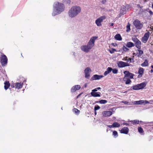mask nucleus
I'll return each instance as SVG.
<instances>
[{
  "label": "nucleus",
  "mask_w": 153,
  "mask_h": 153,
  "mask_svg": "<svg viewBox=\"0 0 153 153\" xmlns=\"http://www.w3.org/2000/svg\"><path fill=\"white\" fill-rule=\"evenodd\" d=\"M15 86L16 88L19 89L22 87V85L21 83L17 82L15 83Z\"/></svg>",
  "instance_id": "nucleus-23"
},
{
  "label": "nucleus",
  "mask_w": 153,
  "mask_h": 153,
  "mask_svg": "<svg viewBox=\"0 0 153 153\" xmlns=\"http://www.w3.org/2000/svg\"><path fill=\"white\" fill-rule=\"evenodd\" d=\"M114 37H115V39L117 40L120 41L122 40V38L121 36L119 34H117Z\"/></svg>",
  "instance_id": "nucleus-26"
},
{
  "label": "nucleus",
  "mask_w": 153,
  "mask_h": 153,
  "mask_svg": "<svg viewBox=\"0 0 153 153\" xmlns=\"http://www.w3.org/2000/svg\"><path fill=\"white\" fill-rule=\"evenodd\" d=\"M134 56H133V57H132V60H133V59H134Z\"/></svg>",
  "instance_id": "nucleus-58"
},
{
  "label": "nucleus",
  "mask_w": 153,
  "mask_h": 153,
  "mask_svg": "<svg viewBox=\"0 0 153 153\" xmlns=\"http://www.w3.org/2000/svg\"><path fill=\"white\" fill-rule=\"evenodd\" d=\"M122 102L124 103H125V104H128V102L127 101H123Z\"/></svg>",
  "instance_id": "nucleus-47"
},
{
  "label": "nucleus",
  "mask_w": 153,
  "mask_h": 153,
  "mask_svg": "<svg viewBox=\"0 0 153 153\" xmlns=\"http://www.w3.org/2000/svg\"><path fill=\"white\" fill-rule=\"evenodd\" d=\"M117 64L118 66L120 68H123L129 66V65L128 63L122 61L119 62Z\"/></svg>",
  "instance_id": "nucleus-9"
},
{
  "label": "nucleus",
  "mask_w": 153,
  "mask_h": 153,
  "mask_svg": "<svg viewBox=\"0 0 153 153\" xmlns=\"http://www.w3.org/2000/svg\"><path fill=\"white\" fill-rule=\"evenodd\" d=\"M133 24L138 29H141L143 26L142 23L138 20H135L133 22Z\"/></svg>",
  "instance_id": "nucleus-5"
},
{
  "label": "nucleus",
  "mask_w": 153,
  "mask_h": 153,
  "mask_svg": "<svg viewBox=\"0 0 153 153\" xmlns=\"http://www.w3.org/2000/svg\"><path fill=\"white\" fill-rule=\"evenodd\" d=\"M112 114V112L111 111H105L102 113L103 117H108L111 116Z\"/></svg>",
  "instance_id": "nucleus-10"
},
{
  "label": "nucleus",
  "mask_w": 153,
  "mask_h": 153,
  "mask_svg": "<svg viewBox=\"0 0 153 153\" xmlns=\"http://www.w3.org/2000/svg\"><path fill=\"white\" fill-rule=\"evenodd\" d=\"M87 86V84H85V87H86Z\"/></svg>",
  "instance_id": "nucleus-54"
},
{
  "label": "nucleus",
  "mask_w": 153,
  "mask_h": 153,
  "mask_svg": "<svg viewBox=\"0 0 153 153\" xmlns=\"http://www.w3.org/2000/svg\"><path fill=\"white\" fill-rule=\"evenodd\" d=\"M112 71L113 73L114 74H117L118 72V70L116 69H112Z\"/></svg>",
  "instance_id": "nucleus-36"
},
{
  "label": "nucleus",
  "mask_w": 153,
  "mask_h": 153,
  "mask_svg": "<svg viewBox=\"0 0 153 153\" xmlns=\"http://www.w3.org/2000/svg\"><path fill=\"white\" fill-rule=\"evenodd\" d=\"M73 111L77 114H78L80 113V111L76 108H74L73 110Z\"/></svg>",
  "instance_id": "nucleus-30"
},
{
  "label": "nucleus",
  "mask_w": 153,
  "mask_h": 153,
  "mask_svg": "<svg viewBox=\"0 0 153 153\" xmlns=\"http://www.w3.org/2000/svg\"><path fill=\"white\" fill-rule=\"evenodd\" d=\"M100 108V107L98 105H97V106H95V107H94V110H95V111H96L97 110H98Z\"/></svg>",
  "instance_id": "nucleus-41"
},
{
  "label": "nucleus",
  "mask_w": 153,
  "mask_h": 153,
  "mask_svg": "<svg viewBox=\"0 0 153 153\" xmlns=\"http://www.w3.org/2000/svg\"><path fill=\"white\" fill-rule=\"evenodd\" d=\"M100 89H101V88L100 87L97 88H95V89L92 90V91H97L98 90H99Z\"/></svg>",
  "instance_id": "nucleus-43"
},
{
  "label": "nucleus",
  "mask_w": 153,
  "mask_h": 153,
  "mask_svg": "<svg viewBox=\"0 0 153 153\" xmlns=\"http://www.w3.org/2000/svg\"><path fill=\"white\" fill-rule=\"evenodd\" d=\"M64 5L62 3L58 2H55L53 5V10L52 15L55 16L61 13L65 10Z\"/></svg>",
  "instance_id": "nucleus-2"
},
{
  "label": "nucleus",
  "mask_w": 153,
  "mask_h": 153,
  "mask_svg": "<svg viewBox=\"0 0 153 153\" xmlns=\"http://www.w3.org/2000/svg\"><path fill=\"white\" fill-rule=\"evenodd\" d=\"M131 122L132 123H133V124H138L139 123V121L137 120H134L131 121Z\"/></svg>",
  "instance_id": "nucleus-34"
},
{
  "label": "nucleus",
  "mask_w": 153,
  "mask_h": 153,
  "mask_svg": "<svg viewBox=\"0 0 153 153\" xmlns=\"http://www.w3.org/2000/svg\"><path fill=\"white\" fill-rule=\"evenodd\" d=\"M111 26H113L114 25V23H110L109 24Z\"/></svg>",
  "instance_id": "nucleus-52"
},
{
  "label": "nucleus",
  "mask_w": 153,
  "mask_h": 153,
  "mask_svg": "<svg viewBox=\"0 0 153 153\" xmlns=\"http://www.w3.org/2000/svg\"><path fill=\"white\" fill-rule=\"evenodd\" d=\"M133 54L134 55H136V54H135V53H133Z\"/></svg>",
  "instance_id": "nucleus-57"
},
{
  "label": "nucleus",
  "mask_w": 153,
  "mask_h": 153,
  "mask_svg": "<svg viewBox=\"0 0 153 153\" xmlns=\"http://www.w3.org/2000/svg\"><path fill=\"white\" fill-rule=\"evenodd\" d=\"M136 46L138 49H140L141 47V43L139 40L136 43Z\"/></svg>",
  "instance_id": "nucleus-25"
},
{
  "label": "nucleus",
  "mask_w": 153,
  "mask_h": 153,
  "mask_svg": "<svg viewBox=\"0 0 153 153\" xmlns=\"http://www.w3.org/2000/svg\"><path fill=\"white\" fill-rule=\"evenodd\" d=\"M138 51L139 52V54L137 55V56L138 57H141V55L143 53V51L140 50V49L138 50Z\"/></svg>",
  "instance_id": "nucleus-28"
},
{
  "label": "nucleus",
  "mask_w": 153,
  "mask_h": 153,
  "mask_svg": "<svg viewBox=\"0 0 153 153\" xmlns=\"http://www.w3.org/2000/svg\"><path fill=\"white\" fill-rule=\"evenodd\" d=\"M80 7L75 6L72 7L68 11V15L70 17L73 18L76 16L81 12Z\"/></svg>",
  "instance_id": "nucleus-3"
},
{
  "label": "nucleus",
  "mask_w": 153,
  "mask_h": 153,
  "mask_svg": "<svg viewBox=\"0 0 153 153\" xmlns=\"http://www.w3.org/2000/svg\"><path fill=\"white\" fill-rule=\"evenodd\" d=\"M132 40L134 42H135V43L137 42H138V41H139V40L137 39V38H136V37H134V38H132Z\"/></svg>",
  "instance_id": "nucleus-37"
},
{
  "label": "nucleus",
  "mask_w": 153,
  "mask_h": 153,
  "mask_svg": "<svg viewBox=\"0 0 153 153\" xmlns=\"http://www.w3.org/2000/svg\"><path fill=\"white\" fill-rule=\"evenodd\" d=\"M131 59H132L131 58H129L128 59H127V61L128 62H132Z\"/></svg>",
  "instance_id": "nucleus-45"
},
{
  "label": "nucleus",
  "mask_w": 153,
  "mask_h": 153,
  "mask_svg": "<svg viewBox=\"0 0 153 153\" xmlns=\"http://www.w3.org/2000/svg\"><path fill=\"white\" fill-rule=\"evenodd\" d=\"M112 70V68L110 67H108L107 70L104 73L105 76H106Z\"/></svg>",
  "instance_id": "nucleus-20"
},
{
  "label": "nucleus",
  "mask_w": 153,
  "mask_h": 153,
  "mask_svg": "<svg viewBox=\"0 0 153 153\" xmlns=\"http://www.w3.org/2000/svg\"><path fill=\"white\" fill-rule=\"evenodd\" d=\"M91 71V69L89 68L88 67L85 68L84 71L85 78L87 79L89 78Z\"/></svg>",
  "instance_id": "nucleus-8"
},
{
  "label": "nucleus",
  "mask_w": 153,
  "mask_h": 153,
  "mask_svg": "<svg viewBox=\"0 0 153 153\" xmlns=\"http://www.w3.org/2000/svg\"><path fill=\"white\" fill-rule=\"evenodd\" d=\"M7 57L4 55L1 56V63L3 66H5L7 64Z\"/></svg>",
  "instance_id": "nucleus-6"
},
{
  "label": "nucleus",
  "mask_w": 153,
  "mask_h": 153,
  "mask_svg": "<svg viewBox=\"0 0 153 153\" xmlns=\"http://www.w3.org/2000/svg\"><path fill=\"white\" fill-rule=\"evenodd\" d=\"M119 52H120V53H119L120 54H122L123 53V51L122 49H120L119 51Z\"/></svg>",
  "instance_id": "nucleus-44"
},
{
  "label": "nucleus",
  "mask_w": 153,
  "mask_h": 153,
  "mask_svg": "<svg viewBox=\"0 0 153 153\" xmlns=\"http://www.w3.org/2000/svg\"><path fill=\"white\" fill-rule=\"evenodd\" d=\"M149 36V32L145 33L144 36L142 38V42L144 43H146L147 41Z\"/></svg>",
  "instance_id": "nucleus-11"
},
{
  "label": "nucleus",
  "mask_w": 153,
  "mask_h": 153,
  "mask_svg": "<svg viewBox=\"0 0 153 153\" xmlns=\"http://www.w3.org/2000/svg\"><path fill=\"white\" fill-rule=\"evenodd\" d=\"M108 126L110 128L114 127V126H113V124L111 125H108Z\"/></svg>",
  "instance_id": "nucleus-48"
},
{
  "label": "nucleus",
  "mask_w": 153,
  "mask_h": 153,
  "mask_svg": "<svg viewBox=\"0 0 153 153\" xmlns=\"http://www.w3.org/2000/svg\"><path fill=\"white\" fill-rule=\"evenodd\" d=\"M149 13H150V14H151V15H152L153 14L151 10L149 11Z\"/></svg>",
  "instance_id": "nucleus-49"
},
{
  "label": "nucleus",
  "mask_w": 153,
  "mask_h": 153,
  "mask_svg": "<svg viewBox=\"0 0 153 153\" xmlns=\"http://www.w3.org/2000/svg\"><path fill=\"white\" fill-rule=\"evenodd\" d=\"M133 103L134 105H142L143 104L149 103V102L146 100H140L137 101H134L133 102Z\"/></svg>",
  "instance_id": "nucleus-7"
},
{
  "label": "nucleus",
  "mask_w": 153,
  "mask_h": 153,
  "mask_svg": "<svg viewBox=\"0 0 153 153\" xmlns=\"http://www.w3.org/2000/svg\"><path fill=\"white\" fill-rule=\"evenodd\" d=\"M95 92L92 91V90L91 94L92 96L94 97H100V94L101 93L100 92Z\"/></svg>",
  "instance_id": "nucleus-15"
},
{
  "label": "nucleus",
  "mask_w": 153,
  "mask_h": 153,
  "mask_svg": "<svg viewBox=\"0 0 153 153\" xmlns=\"http://www.w3.org/2000/svg\"><path fill=\"white\" fill-rule=\"evenodd\" d=\"M100 103L101 104H105L107 102V101L105 100H101L99 101Z\"/></svg>",
  "instance_id": "nucleus-31"
},
{
  "label": "nucleus",
  "mask_w": 153,
  "mask_h": 153,
  "mask_svg": "<svg viewBox=\"0 0 153 153\" xmlns=\"http://www.w3.org/2000/svg\"><path fill=\"white\" fill-rule=\"evenodd\" d=\"M128 57L126 56L123 59V60H124V61H127V58Z\"/></svg>",
  "instance_id": "nucleus-46"
},
{
  "label": "nucleus",
  "mask_w": 153,
  "mask_h": 153,
  "mask_svg": "<svg viewBox=\"0 0 153 153\" xmlns=\"http://www.w3.org/2000/svg\"><path fill=\"white\" fill-rule=\"evenodd\" d=\"M4 88L5 90L7 89L10 85V84L9 82L6 81L4 83Z\"/></svg>",
  "instance_id": "nucleus-24"
},
{
  "label": "nucleus",
  "mask_w": 153,
  "mask_h": 153,
  "mask_svg": "<svg viewBox=\"0 0 153 153\" xmlns=\"http://www.w3.org/2000/svg\"><path fill=\"white\" fill-rule=\"evenodd\" d=\"M134 90H139V86L137 84V85H134L133 87L132 88Z\"/></svg>",
  "instance_id": "nucleus-32"
},
{
  "label": "nucleus",
  "mask_w": 153,
  "mask_h": 153,
  "mask_svg": "<svg viewBox=\"0 0 153 153\" xmlns=\"http://www.w3.org/2000/svg\"><path fill=\"white\" fill-rule=\"evenodd\" d=\"M127 10L126 9V7L125 6H123L120 11V16L126 13Z\"/></svg>",
  "instance_id": "nucleus-14"
},
{
  "label": "nucleus",
  "mask_w": 153,
  "mask_h": 153,
  "mask_svg": "<svg viewBox=\"0 0 153 153\" xmlns=\"http://www.w3.org/2000/svg\"><path fill=\"white\" fill-rule=\"evenodd\" d=\"M105 18L106 17L105 16H102L97 19L95 21V23L97 26L98 27L101 26L102 22Z\"/></svg>",
  "instance_id": "nucleus-4"
},
{
  "label": "nucleus",
  "mask_w": 153,
  "mask_h": 153,
  "mask_svg": "<svg viewBox=\"0 0 153 153\" xmlns=\"http://www.w3.org/2000/svg\"><path fill=\"white\" fill-rule=\"evenodd\" d=\"M138 131L140 133H142L143 132V129L141 127H139L138 128Z\"/></svg>",
  "instance_id": "nucleus-38"
},
{
  "label": "nucleus",
  "mask_w": 153,
  "mask_h": 153,
  "mask_svg": "<svg viewBox=\"0 0 153 153\" xmlns=\"http://www.w3.org/2000/svg\"><path fill=\"white\" fill-rule=\"evenodd\" d=\"M148 65V61L146 59L144 62L141 64V65L143 67L147 66Z\"/></svg>",
  "instance_id": "nucleus-27"
},
{
  "label": "nucleus",
  "mask_w": 153,
  "mask_h": 153,
  "mask_svg": "<svg viewBox=\"0 0 153 153\" xmlns=\"http://www.w3.org/2000/svg\"><path fill=\"white\" fill-rule=\"evenodd\" d=\"M123 80L124 82H125L126 84H128L130 83L131 82L130 79L128 77H126L125 75L123 79Z\"/></svg>",
  "instance_id": "nucleus-17"
},
{
  "label": "nucleus",
  "mask_w": 153,
  "mask_h": 153,
  "mask_svg": "<svg viewBox=\"0 0 153 153\" xmlns=\"http://www.w3.org/2000/svg\"><path fill=\"white\" fill-rule=\"evenodd\" d=\"M126 92H127V91H125V92H123V93H126Z\"/></svg>",
  "instance_id": "nucleus-59"
},
{
  "label": "nucleus",
  "mask_w": 153,
  "mask_h": 153,
  "mask_svg": "<svg viewBox=\"0 0 153 153\" xmlns=\"http://www.w3.org/2000/svg\"><path fill=\"white\" fill-rule=\"evenodd\" d=\"M80 88V86L79 85H75L73 86L71 89L72 92H75L76 90H79Z\"/></svg>",
  "instance_id": "nucleus-18"
},
{
  "label": "nucleus",
  "mask_w": 153,
  "mask_h": 153,
  "mask_svg": "<svg viewBox=\"0 0 153 153\" xmlns=\"http://www.w3.org/2000/svg\"><path fill=\"white\" fill-rule=\"evenodd\" d=\"M116 51V50L114 48H112L111 50L109 51L111 53H113L115 51Z\"/></svg>",
  "instance_id": "nucleus-39"
},
{
  "label": "nucleus",
  "mask_w": 153,
  "mask_h": 153,
  "mask_svg": "<svg viewBox=\"0 0 153 153\" xmlns=\"http://www.w3.org/2000/svg\"><path fill=\"white\" fill-rule=\"evenodd\" d=\"M144 71V70L143 68H139L138 72L139 75L138 76V77L140 78L142 76L143 74Z\"/></svg>",
  "instance_id": "nucleus-19"
},
{
  "label": "nucleus",
  "mask_w": 153,
  "mask_h": 153,
  "mask_svg": "<svg viewBox=\"0 0 153 153\" xmlns=\"http://www.w3.org/2000/svg\"><path fill=\"white\" fill-rule=\"evenodd\" d=\"M116 108L115 107H114L112 108H111V109L112 111H113L114 110H116Z\"/></svg>",
  "instance_id": "nucleus-50"
},
{
  "label": "nucleus",
  "mask_w": 153,
  "mask_h": 153,
  "mask_svg": "<svg viewBox=\"0 0 153 153\" xmlns=\"http://www.w3.org/2000/svg\"><path fill=\"white\" fill-rule=\"evenodd\" d=\"M130 25L129 23H128L126 26V31L128 32L130 30Z\"/></svg>",
  "instance_id": "nucleus-33"
},
{
  "label": "nucleus",
  "mask_w": 153,
  "mask_h": 153,
  "mask_svg": "<svg viewBox=\"0 0 153 153\" xmlns=\"http://www.w3.org/2000/svg\"><path fill=\"white\" fill-rule=\"evenodd\" d=\"M104 77L103 75H99L97 74L94 75L91 77V80H99L102 78Z\"/></svg>",
  "instance_id": "nucleus-13"
},
{
  "label": "nucleus",
  "mask_w": 153,
  "mask_h": 153,
  "mask_svg": "<svg viewBox=\"0 0 153 153\" xmlns=\"http://www.w3.org/2000/svg\"><path fill=\"white\" fill-rule=\"evenodd\" d=\"M125 75L126 77L130 78V79H133L134 75L130 72L128 71H126L124 72Z\"/></svg>",
  "instance_id": "nucleus-12"
},
{
  "label": "nucleus",
  "mask_w": 153,
  "mask_h": 153,
  "mask_svg": "<svg viewBox=\"0 0 153 153\" xmlns=\"http://www.w3.org/2000/svg\"><path fill=\"white\" fill-rule=\"evenodd\" d=\"M64 2L66 3L69 4L71 3V1L70 0H64Z\"/></svg>",
  "instance_id": "nucleus-40"
},
{
  "label": "nucleus",
  "mask_w": 153,
  "mask_h": 153,
  "mask_svg": "<svg viewBox=\"0 0 153 153\" xmlns=\"http://www.w3.org/2000/svg\"><path fill=\"white\" fill-rule=\"evenodd\" d=\"M97 37L94 36L91 37L87 45H83L80 47L81 50L85 53L88 52L94 45L95 41Z\"/></svg>",
  "instance_id": "nucleus-1"
},
{
  "label": "nucleus",
  "mask_w": 153,
  "mask_h": 153,
  "mask_svg": "<svg viewBox=\"0 0 153 153\" xmlns=\"http://www.w3.org/2000/svg\"><path fill=\"white\" fill-rule=\"evenodd\" d=\"M123 124L124 125H126V126H128V124L127 123H123Z\"/></svg>",
  "instance_id": "nucleus-53"
},
{
  "label": "nucleus",
  "mask_w": 153,
  "mask_h": 153,
  "mask_svg": "<svg viewBox=\"0 0 153 153\" xmlns=\"http://www.w3.org/2000/svg\"><path fill=\"white\" fill-rule=\"evenodd\" d=\"M139 89L143 88L146 85L145 82H143L140 84H138Z\"/></svg>",
  "instance_id": "nucleus-22"
},
{
  "label": "nucleus",
  "mask_w": 153,
  "mask_h": 153,
  "mask_svg": "<svg viewBox=\"0 0 153 153\" xmlns=\"http://www.w3.org/2000/svg\"><path fill=\"white\" fill-rule=\"evenodd\" d=\"M102 1H103V2L105 3V2H106V0H102Z\"/></svg>",
  "instance_id": "nucleus-55"
},
{
  "label": "nucleus",
  "mask_w": 153,
  "mask_h": 153,
  "mask_svg": "<svg viewBox=\"0 0 153 153\" xmlns=\"http://www.w3.org/2000/svg\"><path fill=\"white\" fill-rule=\"evenodd\" d=\"M126 47L130 48L134 46V45L133 43L131 42H128L126 43Z\"/></svg>",
  "instance_id": "nucleus-21"
},
{
  "label": "nucleus",
  "mask_w": 153,
  "mask_h": 153,
  "mask_svg": "<svg viewBox=\"0 0 153 153\" xmlns=\"http://www.w3.org/2000/svg\"><path fill=\"white\" fill-rule=\"evenodd\" d=\"M113 135L114 136H118L117 132L116 131H114L113 133Z\"/></svg>",
  "instance_id": "nucleus-42"
},
{
  "label": "nucleus",
  "mask_w": 153,
  "mask_h": 153,
  "mask_svg": "<svg viewBox=\"0 0 153 153\" xmlns=\"http://www.w3.org/2000/svg\"><path fill=\"white\" fill-rule=\"evenodd\" d=\"M129 129L127 127H124L120 130V133L127 134L128 132Z\"/></svg>",
  "instance_id": "nucleus-16"
},
{
  "label": "nucleus",
  "mask_w": 153,
  "mask_h": 153,
  "mask_svg": "<svg viewBox=\"0 0 153 153\" xmlns=\"http://www.w3.org/2000/svg\"><path fill=\"white\" fill-rule=\"evenodd\" d=\"M81 94H79V95H78L77 97V98H78V97L80 96V95Z\"/></svg>",
  "instance_id": "nucleus-56"
},
{
  "label": "nucleus",
  "mask_w": 153,
  "mask_h": 153,
  "mask_svg": "<svg viewBox=\"0 0 153 153\" xmlns=\"http://www.w3.org/2000/svg\"><path fill=\"white\" fill-rule=\"evenodd\" d=\"M114 127H118L120 126V125L117 122H114L113 124Z\"/></svg>",
  "instance_id": "nucleus-29"
},
{
  "label": "nucleus",
  "mask_w": 153,
  "mask_h": 153,
  "mask_svg": "<svg viewBox=\"0 0 153 153\" xmlns=\"http://www.w3.org/2000/svg\"><path fill=\"white\" fill-rule=\"evenodd\" d=\"M96 113H97V112H96V111L95 114H96Z\"/></svg>",
  "instance_id": "nucleus-60"
},
{
  "label": "nucleus",
  "mask_w": 153,
  "mask_h": 153,
  "mask_svg": "<svg viewBox=\"0 0 153 153\" xmlns=\"http://www.w3.org/2000/svg\"><path fill=\"white\" fill-rule=\"evenodd\" d=\"M151 67L152 68L151 70V71H152V72L153 71V65H151Z\"/></svg>",
  "instance_id": "nucleus-51"
},
{
  "label": "nucleus",
  "mask_w": 153,
  "mask_h": 153,
  "mask_svg": "<svg viewBox=\"0 0 153 153\" xmlns=\"http://www.w3.org/2000/svg\"><path fill=\"white\" fill-rule=\"evenodd\" d=\"M122 48L123 51H127L129 50L125 46H123Z\"/></svg>",
  "instance_id": "nucleus-35"
}]
</instances>
